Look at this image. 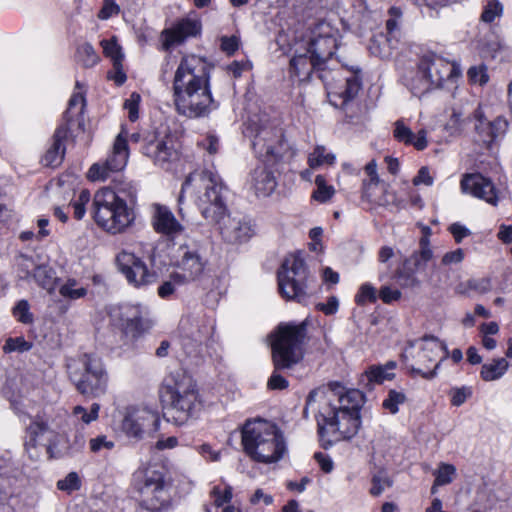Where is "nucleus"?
<instances>
[{
    "mask_svg": "<svg viewBox=\"0 0 512 512\" xmlns=\"http://www.w3.org/2000/svg\"><path fill=\"white\" fill-rule=\"evenodd\" d=\"M142 152L155 165L168 169L170 164L178 159L176 141L170 134L153 135L146 139Z\"/></svg>",
    "mask_w": 512,
    "mask_h": 512,
    "instance_id": "a211bd4d",
    "label": "nucleus"
},
{
    "mask_svg": "<svg viewBox=\"0 0 512 512\" xmlns=\"http://www.w3.org/2000/svg\"><path fill=\"white\" fill-rule=\"evenodd\" d=\"M180 329L187 338H191L196 344H201L209 334V327L200 324L197 319L186 318L181 320Z\"/></svg>",
    "mask_w": 512,
    "mask_h": 512,
    "instance_id": "72a5a7b5",
    "label": "nucleus"
},
{
    "mask_svg": "<svg viewBox=\"0 0 512 512\" xmlns=\"http://www.w3.org/2000/svg\"><path fill=\"white\" fill-rule=\"evenodd\" d=\"M87 289L80 286L77 280L69 278L59 287V294L68 300H77L87 295Z\"/></svg>",
    "mask_w": 512,
    "mask_h": 512,
    "instance_id": "4c0bfd02",
    "label": "nucleus"
},
{
    "mask_svg": "<svg viewBox=\"0 0 512 512\" xmlns=\"http://www.w3.org/2000/svg\"><path fill=\"white\" fill-rule=\"evenodd\" d=\"M312 34L306 49L323 67L337 49L338 32L330 24L322 21L315 26Z\"/></svg>",
    "mask_w": 512,
    "mask_h": 512,
    "instance_id": "f3484780",
    "label": "nucleus"
},
{
    "mask_svg": "<svg viewBox=\"0 0 512 512\" xmlns=\"http://www.w3.org/2000/svg\"><path fill=\"white\" fill-rule=\"evenodd\" d=\"M323 388L330 398L332 396L338 397V409L346 410V408L353 407L356 404V410L359 411L362 398L360 391L349 390L344 393V387L339 382H331L328 384L327 388Z\"/></svg>",
    "mask_w": 512,
    "mask_h": 512,
    "instance_id": "c85d7f7f",
    "label": "nucleus"
},
{
    "mask_svg": "<svg viewBox=\"0 0 512 512\" xmlns=\"http://www.w3.org/2000/svg\"><path fill=\"white\" fill-rule=\"evenodd\" d=\"M67 374L75 389L86 398H98L107 391L108 373L102 360L93 354L71 359Z\"/></svg>",
    "mask_w": 512,
    "mask_h": 512,
    "instance_id": "0eeeda50",
    "label": "nucleus"
},
{
    "mask_svg": "<svg viewBox=\"0 0 512 512\" xmlns=\"http://www.w3.org/2000/svg\"><path fill=\"white\" fill-rule=\"evenodd\" d=\"M316 189L312 194V198L320 203L328 202L335 194V189L332 185H327L325 178L318 175L315 178Z\"/></svg>",
    "mask_w": 512,
    "mask_h": 512,
    "instance_id": "58836bf2",
    "label": "nucleus"
},
{
    "mask_svg": "<svg viewBox=\"0 0 512 512\" xmlns=\"http://www.w3.org/2000/svg\"><path fill=\"white\" fill-rule=\"evenodd\" d=\"M397 367L395 361H388L384 365H372L370 366L363 377L368 381V384H382L384 381H390L394 379V369Z\"/></svg>",
    "mask_w": 512,
    "mask_h": 512,
    "instance_id": "2f4dec72",
    "label": "nucleus"
},
{
    "mask_svg": "<svg viewBox=\"0 0 512 512\" xmlns=\"http://www.w3.org/2000/svg\"><path fill=\"white\" fill-rule=\"evenodd\" d=\"M80 487L81 481L76 472H70L64 479H61L57 482V488L67 493L79 490Z\"/></svg>",
    "mask_w": 512,
    "mask_h": 512,
    "instance_id": "6e6d98bb",
    "label": "nucleus"
},
{
    "mask_svg": "<svg viewBox=\"0 0 512 512\" xmlns=\"http://www.w3.org/2000/svg\"><path fill=\"white\" fill-rule=\"evenodd\" d=\"M361 87L360 79L357 75L346 78L345 88L339 92V96L343 98V103L354 99Z\"/></svg>",
    "mask_w": 512,
    "mask_h": 512,
    "instance_id": "09e8293b",
    "label": "nucleus"
},
{
    "mask_svg": "<svg viewBox=\"0 0 512 512\" xmlns=\"http://www.w3.org/2000/svg\"><path fill=\"white\" fill-rule=\"evenodd\" d=\"M377 300L376 289L369 283L361 285L358 294L355 297V301L359 305H364L367 302H375Z\"/></svg>",
    "mask_w": 512,
    "mask_h": 512,
    "instance_id": "4d7b16f0",
    "label": "nucleus"
},
{
    "mask_svg": "<svg viewBox=\"0 0 512 512\" xmlns=\"http://www.w3.org/2000/svg\"><path fill=\"white\" fill-rule=\"evenodd\" d=\"M422 342V351L418 353V361L423 364L425 368H428L429 364L436 360L440 351H444L445 353L443 359L448 357L449 351L446 344L438 338L434 336H424Z\"/></svg>",
    "mask_w": 512,
    "mask_h": 512,
    "instance_id": "c756f323",
    "label": "nucleus"
},
{
    "mask_svg": "<svg viewBox=\"0 0 512 512\" xmlns=\"http://www.w3.org/2000/svg\"><path fill=\"white\" fill-rule=\"evenodd\" d=\"M421 72L427 74L428 80L435 88H440L446 79L452 76H458L460 71L458 67L436 54L424 55L420 60Z\"/></svg>",
    "mask_w": 512,
    "mask_h": 512,
    "instance_id": "4be33fe9",
    "label": "nucleus"
},
{
    "mask_svg": "<svg viewBox=\"0 0 512 512\" xmlns=\"http://www.w3.org/2000/svg\"><path fill=\"white\" fill-rule=\"evenodd\" d=\"M13 316L22 324H32L34 316L30 311V305L27 300H20L13 308Z\"/></svg>",
    "mask_w": 512,
    "mask_h": 512,
    "instance_id": "49530a36",
    "label": "nucleus"
},
{
    "mask_svg": "<svg viewBox=\"0 0 512 512\" xmlns=\"http://www.w3.org/2000/svg\"><path fill=\"white\" fill-rule=\"evenodd\" d=\"M389 19L386 21V29L389 34H393L399 28V21L402 17V11L398 7H391L388 11Z\"/></svg>",
    "mask_w": 512,
    "mask_h": 512,
    "instance_id": "338daca9",
    "label": "nucleus"
},
{
    "mask_svg": "<svg viewBox=\"0 0 512 512\" xmlns=\"http://www.w3.org/2000/svg\"><path fill=\"white\" fill-rule=\"evenodd\" d=\"M219 233L222 240L230 245H242L249 242L256 235L255 223L246 216L231 217L226 214L220 222Z\"/></svg>",
    "mask_w": 512,
    "mask_h": 512,
    "instance_id": "dca6fc26",
    "label": "nucleus"
},
{
    "mask_svg": "<svg viewBox=\"0 0 512 512\" xmlns=\"http://www.w3.org/2000/svg\"><path fill=\"white\" fill-rule=\"evenodd\" d=\"M460 188L463 193L484 200L492 206H497L498 204L499 198L494 183L480 173L463 175Z\"/></svg>",
    "mask_w": 512,
    "mask_h": 512,
    "instance_id": "412c9836",
    "label": "nucleus"
},
{
    "mask_svg": "<svg viewBox=\"0 0 512 512\" xmlns=\"http://www.w3.org/2000/svg\"><path fill=\"white\" fill-rule=\"evenodd\" d=\"M503 12V6L497 0H490L485 5L481 14V20L485 23H491L496 18L500 17Z\"/></svg>",
    "mask_w": 512,
    "mask_h": 512,
    "instance_id": "864d4df0",
    "label": "nucleus"
},
{
    "mask_svg": "<svg viewBox=\"0 0 512 512\" xmlns=\"http://www.w3.org/2000/svg\"><path fill=\"white\" fill-rule=\"evenodd\" d=\"M244 452L255 462L274 463L286 451L284 436L279 428L266 420H247L241 429Z\"/></svg>",
    "mask_w": 512,
    "mask_h": 512,
    "instance_id": "39448f33",
    "label": "nucleus"
},
{
    "mask_svg": "<svg viewBox=\"0 0 512 512\" xmlns=\"http://www.w3.org/2000/svg\"><path fill=\"white\" fill-rule=\"evenodd\" d=\"M128 142L123 132L115 138L112 152L104 162L94 163L89 171L88 178L92 181H105L110 173L122 170L128 160Z\"/></svg>",
    "mask_w": 512,
    "mask_h": 512,
    "instance_id": "2eb2a0df",
    "label": "nucleus"
},
{
    "mask_svg": "<svg viewBox=\"0 0 512 512\" xmlns=\"http://www.w3.org/2000/svg\"><path fill=\"white\" fill-rule=\"evenodd\" d=\"M390 486V479L386 475L379 473L377 475H374L372 478V487L370 489V493L373 496H379L387 487Z\"/></svg>",
    "mask_w": 512,
    "mask_h": 512,
    "instance_id": "e2e57ef3",
    "label": "nucleus"
},
{
    "mask_svg": "<svg viewBox=\"0 0 512 512\" xmlns=\"http://www.w3.org/2000/svg\"><path fill=\"white\" fill-rule=\"evenodd\" d=\"M508 367L509 363L505 358L495 359L491 363L482 365L481 378L487 382L497 380L506 373Z\"/></svg>",
    "mask_w": 512,
    "mask_h": 512,
    "instance_id": "c9c22d12",
    "label": "nucleus"
},
{
    "mask_svg": "<svg viewBox=\"0 0 512 512\" xmlns=\"http://www.w3.org/2000/svg\"><path fill=\"white\" fill-rule=\"evenodd\" d=\"M331 400L324 388L312 390L306 399L304 416H308L309 410L315 413L320 435H323L325 427L328 426L340 437L350 438L357 433L360 426V416L359 411L356 410V404L342 410L332 405Z\"/></svg>",
    "mask_w": 512,
    "mask_h": 512,
    "instance_id": "423d86ee",
    "label": "nucleus"
},
{
    "mask_svg": "<svg viewBox=\"0 0 512 512\" xmlns=\"http://www.w3.org/2000/svg\"><path fill=\"white\" fill-rule=\"evenodd\" d=\"M112 192L123 200L127 206L134 203L137 195V189L132 183H121L116 189H112Z\"/></svg>",
    "mask_w": 512,
    "mask_h": 512,
    "instance_id": "603ef678",
    "label": "nucleus"
},
{
    "mask_svg": "<svg viewBox=\"0 0 512 512\" xmlns=\"http://www.w3.org/2000/svg\"><path fill=\"white\" fill-rule=\"evenodd\" d=\"M160 418L156 411L146 407H129L121 422L122 432L139 441L158 430Z\"/></svg>",
    "mask_w": 512,
    "mask_h": 512,
    "instance_id": "ddd939ff",
    "label": "nucleus"
},
{
    "mask_svg": "<svg viewBox=\"0 0 512 512\" xmlns=\"http://www.w3.org/2000/svg\"><path fill=\"white\" fill-rule=\"evenodd\" d=\"M380 181L364 180L362 185V198L370 203H375L380 206L389 205L393 201V196L388 195L387 190L382 186L383 196L377 197L375 189L378 188Z\"/></svg>",
    "mask_w": 512,
    "mask_h": 512,
    "instance_id": "f704fd0d",
    "label": "nucleus"
},
{
    "mask_svg": "<svg viewBox=\"0 0 512 512\" xmlns=\"http://www.w3.org/2000/svg\"><path fill=\"white\" fill-rule=\"evenodd\" d=\"M86 440L82 433H78L74 436V440L65 451L58 449L56 443H50L46 447V452L49 454L50 458H58L64 455H74L80 452L85 446Z\"/></svg>",
    "mask_w": 512,
    "mask_h": 512,
    "instance_id": "e433bc0d",
    "label": "nucleus"
},
{
    "mask_svg": "<svg viewBox=\"0 0 512 512\" xmlns=\"http://www.w3.org/2000/svg\"><path fill=\"white\" fill-rule=\"evenodd\" d=\"M326 149L324 146L315 147L314 151L309 155L308 163L311 168H316L324 163L333 164L335 161V155L332 153H325Z\"/></svg>",
    "mask_w": 512,
    "mask_h": 512,
    "instance_id": "c03bdc74",
    "label": "nucleus"
},
{
    "mask_svg": "<svg viewBox=\"0 0 512 512\" xmlns=\"http://www.w3.org/2000/svg\"><path fill=\"white\" fill-rule=\"evenodd\" d=\"M456 469L453 465L441 463L438 470L434 472L435 485H447L452 482Z\"/></svg>",
    "mask_w": 512,
    "mask_h": 512,
    "instance_id": "3c124183",
    "label": "nucleus"
},
{
    "mask_svg": "<svg viewBox=\"0 0 512 512\" xmlns=\"http://www.w3.org/2000/svg\"><path fill=\"white\" fill-rule=\"evenodd\" d=\"M101 45L103 47V52L105 56L109 57L113 61L115 69L119 71L122 67L123 60L121 47L117 44V42L114 39L103 40L101 41Z\"/></svg>",
    "mask_w": 512,
    "mask_h": 512,
    "instance_id": "a19ab883",
    "label": "nucleus"
},
{
    "mask_svg": "<svg viewBox=\"0 0 512 512\" xmlns=\"http://www.w3.org/2000/svg\"><path fill=\"white\" fill-rule=\"evenodd\" d=\"M322 69V65L311 53H308L307 49L302 53L295 54L290 60V70L300 81L308 80L314 70Z\"/></svg>",
    "mask_w": 512,
    "mask_h": 512,
    "instance_id": "a878e982",
    "label": "nucleus"
},
{
    "mask_svg": "<svg viewBox=\"0 0 512 512\" xmlns=\"http://www.w3.org/2000/svg\"><path fill=\"white\" fill-rule=\"evenodd\" d=\"M76 88L80 89L79 82L76 83ZM85 105L83 92L81 90L74 92L69 100L68 108L64 112V122L56 128L51 144L42 157V162L45 166L58 167L63 162L66 153L65 140L69 133L75 125L79 129H83Z\"/></svg>",
    "mask_w": 512,
    "mask_h": 512,
    "instance_id": "9d476101",
    "label": "nucleus"
},
{
    "mask_svg": "<svg viewBox=\"0 0 512 512\" xmlns=\"http://www.w3.org/2000/svg\"><path fill=\"white\" fill-rule=\"evenodd\" d=\"M159 397L176 425H183L194 417L201 404L195 381L183 371H174L164 377Z\"/></svg>",
    "mask_w": 512,
    "mask_h": 512,
    "instance_id": "20e7f679",
    "label": "nucleus"
},
{
    "mask_svg": "<svg viewBox=\"0 0 512 512\" xmlns=\"http://www.w3.org/2000/svg\"><path fill=\"white\" fill-rule=\"evenodd\" d=\"M225 190L216 173L209 170L194 171L185 179L178 201L182 202L185 192H191L201 215L210 223L220 222L228 212Z\"/></svg>",
    "mask_w": 512,
    "mask_h": 512,
    "instance_id": "7ed1b4c3",
    "label": "nucleus"
},
{
    "mask_svg": "<svg viewBox=\"0 0 512 512\" xmlns=\"http://www.w3.org/2000/svg\"><path fill=\"white\" fill-rule=\"evenodd\" d=\"M78 62L84 67H92L99 61V56L90 43H84L77 48Z\"/></svg>",
    "mask_w": 512,
    "mask_h": 512,
    "instance_id": "79ce46f5",
    "label": "nucleus"
},
{
    "mask_svg": "<svg viewBox=\"0 0 512 512\" xmlns=\"http://www.w3.org/2000/svg\"><path fill=\"white\" fill-rule=\"evenodd\" d=\"M31 277H33L42 288L50 289L52 276L46 267L37 265V267L34 268V272Z\"/></svg>",
    "mask_w": 512,
    "mask_h": 512,
    "instance_id": "680f3d73",
    "label": "nucleus"
},
{
    "mask_svg": "<svg viewBox=\"0 0 512 512\" xmlns=\"http://www.w3.org/2000/svg\"><path fill=\"white\" fill-rule=\"evenodd\" d=\"M148 314V308L138 304L126 307L122 315L127 327L135 332H142L149 327Z\"/></svg>",
    "mask_w": 512,
    "mask_h": 512,
    "instance_id": "7c9ffc66",
    "label": "nucleus"
},
{
    "mask_svg": "<svg viewBox=\"0 0 512 512\" xmlns=\"http://www.w3.org/2000/svg\"><path fill=\"white\" fill-rule=\"evenodd\" d=\"M406 401V395L403 392L390 390L387 398L384 399L382 406L391 414H396L399 410V405Z\"/></svg>",
    "mask_w": 512,
    "mask_h": 512,
    "instance_id": "de8ad7c7",
    "label": "nucleus"
},
{
    "mask_svg": "<svg viewBox=\"0 0 512 512\" xmlns=\"http://www.w3.org/2000/svg\"><path fill=\"white\" fill-rule=\"evenodd\" d=\"M99 411L100 405L98 403H93L89 411L85 407L77 405L72 410V416L77 421H81L84 424H90L98 419Z\"/></svg>",
    "mask_w": 512,
    "mask_h": 512,
    "instance_id": "ea45409f",
    "label": "nucleus"
},
{
    "mask_svg": "<svg viewBox=\"0 0 512 512\" xmlns=\"http://www.w3.org/2000/svg\"><path fill=\"white\" fill-rule=\"evenodd\" d=\"M120 271L127 281L135 287L150 285L157 280V274L133 253L122 251L116 258Z\"/></svg>",
    "mask_w": 512,
    "mask_h": 512,
    "instance_id": "6ab92c4d",
    "label": "nucleus"
},
{
    "mask_svg": "<svg viewBox=\"0 0 512 512\" xmlns=\"http://www.w3.org/2000/svg\"><path fill=\"white\" fill-rule=\"evenodd\" d=\"M471 120L472 118L470 116L464 118L462 113L453 111L450 119L446 123V130L452 135L461 134L465 128L466 122Z\"/></svg>",
    "mask_w": 512,
    "mask_h": 512,
    "instance_id": "8fccbe9b",
    "label": "nucleus"
},
{
    "mask_svg": "<svg viewBox=\"0 0 512 512\" xmlns=\"http://www.w3.org/2000/svg\"><path fill=\"white\" fill-rule=\"evenodd\" d=\"M472 395L471 388L469 387H460L453 388L450 391L451 403L453 406L459 407L461 406L470 396Z\"/></svg>",
    "mask_w": 512,
    "mask_h": 512,
    "instance_id": "69168bd1",
    "label": "nucleus"
},
{
    "mask_svg": "<svg viewBox=\"0 0 512 512\" xmlns=\"http://www.w3.org/2000/svg\"><path fill=\"white\" fill-rule=\"evenodd\" d=\"M281 296L304 303L313 294L304 260L298 254L287 257L277 274Z\"/></svg>",
    "mask_w": 512,
    "mask_h": 512,
    "instance_id": "9b49d317",
    "label": "nucleus"
},
{
    "mask_svg": "<svg viewBox=\"0 0 512 512\" xmlns=\"http://www.w3.org/2000/svg\"><path fill=\"white\" fill-rule=\"evenodd\" d=\"M93 217L99 227L111 234L124 232L134 221L133 210L109 187L95 193Z\"/></svg>",
    "mask_w": 512,
    "mask_h": 512,
    "instance_id": "1a4fd4ad",
    "label": "nucleus"
},
{
    "mask_svg": "<svg viewBox=\"0 0 512 512\" xmlns=\"http://www.w3.org/2000/svg\"><path fill=\"white\" fill-rule=\"evenodd\" d=\"M419 244V251L414 252L409 258H406L402 266L395 272L394 278L397 284L402 288L419 287L421 281L416 276V272L423 269L433 257V252L430 245H428L427 237H421Z\"/></svg>",
    "mask_w": 512,
    "mask_h": 512,
    "instance_id": "4468645a",
    "label": "nucleus"
},
{
    "mask_svg": "<svg viewBox=\"0 0 512 512\" xmlns=\"http://www.w3.org/2000/svg\"><path fill=\"white\" fill-rule=\"evenodd\" d=\"M394 126H395L394 131H393L394 138L397 141L408 145V143L412 141V136L414 134L412 132V130L404 124L403 120H397L394 123Z\"/></svg>",
    "mask_w": 512,
    "mask_h": 512,
    "instance_id": "13d9d810",
    "label": "nucleus"
},
{
    "mask_svg": "<svg viewBox=\"0 0 512 512\" xmlns=\"http://www.w3.org/2000/svg\"><path fill=\"white\" fill-rule=\"evenodd\" d=\"M33 344L29 341H26L24 337H10L6 339L5 344L3 346V351L5 353L18 352L23 353L31 350Z\"/></svg>",
    "mask_w": 512,
    "mask_h": 512,
    "instance_id": "a18cd8bd",
    "label": "nucleus"
},
{
    "mask_svg": "<svg viewBox=\"0 0 512 512\" xmlns=\"http://www.w3.org/2000/svg\"><path fill=\"white\" fill-rule=\"evenodd\" d=\"M250 185L258 197H267L273 193L277 182L270 170L265 166H257L251 172Z\"/></svg>",
    "mask_w": 512,
    "mask_h": 512,
    "instance_id": "393cba45",
    "label": "nucleus"
},
{
    "mask_svg": "<svg viewBox=\"0 0 512 512\" xmlns=\"http://www.w3.org/2000/svg\"><path fill=\"white\" fill-rule=\"evenodd\" d=\"M152 209V225L156 232L174 237L183 231V226L167 206L153 204Z\"/></svg>",
    "mask_w": 512,
    "mask_h": 512,
    "instance_id": "5701e85b",
    "label": "nucleus"
},
{
    "mask_svg": "<svg viewBox=\"0 0 512 512\" xmlns=\"http://www.w3.org/2000/svg\"><path fill=\"white\" fill-rule=\"evenodd\" d=\"M172 91L175 109L185 117H206L218 108L210 89L209 64L197 55L181 58L174 74Z\"/></svg>",
    "mask_w": 512,
    "mask_h": 512,
    "instance_id": "f257e3e1",
    "label": "nucleus"
},
{
    "mask_svg": "<svg viewBox=\"0 0 512 512\" xmlns=\"http://www.w3.org/2000/svg\"><path fill=\"white\" fill-rule=\"evenodd\" d=\"M211 495L214 498V504L220 507L229 503L232 499V488L230 486H225L224 488L216 486L212 489Z\"/></svg>",
    "mask_w": 512,
    "mask_h": 512,
    "instance_id": "052dcab7",
    "label": "nucleus"
},
{
    "mask_svg": "<svg viewBox=\"0 0 512 512\" xmlns=\"http://www.w3.org/2000/svg\"><path fill=\"white\" fill-rule=\"evenodd\" d=\"M271 338L274 371L267 386L272 390H283L288 387V381L279 371L291 369L302 361L307 339V322L281 323L271 334Z\"/></svg>",
    "mask_w": 512,
    "mask_h": 512,
    "instance_id": "f03ea898",
    "label": "nucleus"
},
{
    "mask_svg": "<svg viewBox=\"0 0 512 512\" xmlns=\"http://www.w3.org/2000/svg\"><path fill=\"white\" fill-rule=\"evenodd\" d=\"M248 129L254 132L252 147L256 155L266 163H276L290 153L281 129L271 126H257L251 120Z\"/></svg>",
    "mask_w": 512,
    "mask_h": 512,
    "instance_id": "f8f14e48",
    "label": "nucleus"
},
{
    "mask_svg": "<svg viewBox=\"0 0 512 512\" xmlns=\"http://www.w3.org/2000/svg\"><path fill=\"white\" fill-rule=\"evenodd\" d=\"M406 85L416 96H422L425 93L436 89L431 82V79L428 80L427 74L421 72L420 62L418 63L416 70L412 71L410 75L406 77Z\"/></svg>",
    "mask_w": 512,
    "mask_h": 512,
    "instance_id": "473e14b6",
    "label": "nucleus"
},
{
    "mask_svg": "<svg viewBox=\"0 0 512 512\" xmlns=\"http://www.w3.org/2000/svg\"><path fill=\"white\" fill-rule=\"evenodd\" d=\"M508 128V121L503 117H497L494 121L486 124V142H493L500 136H503Z\"/></svg>",
    "mask_w": 512,
    "mask_h": 512,
    "instance_id": "37998d69",
    "label": "nucleus"
},
{
    "mask_svg": "<svg viewBox=\"0 0 512 512\" xmlns=\"http://www.w3.org/2000/svg\"><path fill=\"white\" fill-rule=\"evenodd\" d=\"M201 23L198 20L182 19L173 28L162 32L163 48L168 50L171 46L183 42L187 37L200 33Z\"/></svg>",
    "mask_w": 512,
    "mask_h": 512,
    "instance_id": "b1692460",
    "label": "nucleus"
},
{
    "mask_svg": "<svg viewBox=\"0 0 512 512\" xmlns=\"http://www.w3.org/2000/svg\"><path fill=\"white\" fill-rule=\"evenodd\" d=\"M183 254L177 263V270L171 273L173 279L179 285H185L197 280L204 272L207 261L199 248L181 247Z\"/></svg>",
    "mask_w": 512,
    "mask_h": 512,
    "instance_id": "aec40b11",
    "label": "nucleus"
},
{
    "mask_svg": "<svg viewBox=\"0 0 512 512\" xmlns=\"http://www.w3.org/2000/svg\"><path fill=\"white\" fill-rule=\"evenodd\" d=\"M17 265L19 268L20 277L23 279H29L34 272V268L37 267L33 259L26 255H20L17 258Z\"/></svg>",
    "mask_w": 512,
    "mask_h": 512,
    "instance_id": "bf43d9fd",
    "label": "nucleus"
},
{
    "mask_svg": "<svg viewBox=\"0 0 512 512\" xmlns=\"http://www.w3.org/2000/svg\"><path fill=\"white\" fill-rule=\"evenodd\" d=\"M323 388L330 398L332 396L338 397V409L346 410V408L353 407L356 404V410L359 411L362 398L360 391L349 390L344 393V387L339 382H331L328 384L327 388Z\"/></svg>",
    "mask_w": 512,
    "mask_h": 512,
    "instance_id": "cd10ccee",
    "label": "nucleus"
},
{
    "mask_svg": "<svg viewBox=\"0 0 512 512\" xmlns=\"http://www.w3.org/2000/svg\"><path fill=\"white\" fill-rule=\"evenodd\" d=\"M140 101V95L132 93L130 98L124 103V108L128 111L129 119L135 121L138 119V105Z\"/></svg>",
    "mask_w": 512,
    "mask_h": 512,
    "instance_id": "774afa93",
    "label": "nucleus"
},
{
    "mask_svg": "<svg viewBox=\"0 0 512 512\" xmlns=\"http://www.w3.org/2000/svg\"><path fill=\"white\" fill-rule=\"evenodd\" d=\"M468 79L473 84L485 85L489 81L487 67L484 64L472 66L467 71Z\"/></svg>",
    "mask_w": 512,
    "mask_h": 512,
    "instance_id": "5fc2aeb1",
    "label": "nucleus"
},
{
    "mask_svg": "<svg viewBox=\"0 0 512 512\" xmlns=\"http://www.w3.org/2000/svg\"><path fill=\"white\" fill-rule=\"evenodd\" d=\"M473 119L476 121L475 131L479 135V140L482 141L484 144H490L491 142L485 141L487 133L486 124L488 123V121H486V119L484 118V115L480 108L474 111Z\"/></svg>",
    "mask_w": 512,
    "mask_h": 512,
    "instance_id": "0e129e2a",
    "label": "nucleus"
},
{
    "mask_svg": "<svg viewBox=\"0 0 512 512\" xmlns=\"http://www.w3.org/2000/svg\"><path fill=\"white\" fill-rule=\"evenodd\" d=\"M133 484L146 510L164 512L171 507L169 484L162 467L153 464L138 468L133 474Z\"/></svg>",
    "mask_w": 512,
    "mask_h": 512,
    "instance_id": "6e6552de",
    "label": "nucleus"
},
{
    "mask_svg": "<svg viewBox=\"0 0 512 512\" xmlns=\"http://www.w3.org/2000/svg\"><path fill=\"white\" fill-rule=\"evenodd\" d=\"M48 432V425L41 420H33L27 427V440L25 442V447L31 458L37 459L39 457V453L37 451L38 447H42L46 450V447L51 443H42L45 434Z\"/></svg>",
    "mask_w": 512,
    "mask_h": 512,
    "instance_id": "bb28decb",
    "label": "nucleus"
}]
</instances>
